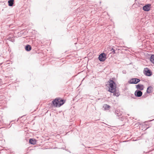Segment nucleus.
Returning <instances> with one entry per match:
<instances>
[{"label": "nucleus", "instance_id": "nucleus-2", "mask_svg": "<svg viewBox=\"0 0 154 154\" xmlns=\"http://www.w3.org/2000/svg\"><path fill=\"white\" fill-rule=\"evenodd\" d=\"M66 100L62 99L60 97H57L53 100L52 103L54 107H59L65 102Z\"/></svg>", "mask_w": 154, "mask_h": 154}, {"label": "nucleus", "instance_id": "nucleus-15", "mask_svg": "<svg viewBox=\"0 0 154 154\" xmlns=\"http://www.w3.org/2000/svg\"><path fill=\"white\" fill-rule=\"evenodd\" d=\"M150 60L152 63L154 64V55H151L150 58Z\"/></svg>", "mask_w": 154, "mask_h": 154}, {"label": "nucleus", "instance_id": "nucleus-17", "mask_svg": "<svg viewBox=\"0 0 154 154\" xmlns=\"http://www.w3.org/2000/svg\"><path fill=\"white\" fill-rule=\"evenodd\" d=\"M122 72H123V73L125 74V73H126V71H125V70H123V71H122Z\"/></svg>", "mask_w": 154, "mask_h": 154}, {"label": "nucleus", "instance_id": "nucleus-16", "mask_svg": "<svg viewBox=\"0 0 154 154\" xmlns=\"http://www.w3.org/2000/svg\"><path fill=\"white\" fill-rule=\"evenodd\" d=\"M111 51H112L111 53L112 54H115V51L113 48L111 49Z\"/></svg>", "mask_w": 154, "mask_h": 154}, {"label": "nucleus", "instance_id": "nucleus-9", "mask_svg": "<svg viewBox=\"0 0 154 154\" xmlns=\"http://www.w3.org/2000/svg\"><path fill=\"white\" fill-rule=\"evenodd\" d=\"M25 48V50L27 51H30L32 49V47L29 45H26Z\"/></svg>", "mask_w": 154, "mask_h": 154}, {"label": "nucleus", "instance_id": "nucleus-13", "mask_svg": "<svg viewBox=\"0 0 154 154\" xmlns=\"http://www.w3.org/2000/svg\"><path fill=\"white\" fill-rule=\"evenodd\" d=\"M103 108H104V110H105L109 109L110 106L107 104H105L103 105Z\"/></svg>", "mask_w": 154, "mask_h": 154}, {"label": "nucleus", "instance_id": "nucleus-4", "mask_svg": "<svg viewBox=\"0 0 154 154\" xmlns=\"http://www.w3.org/2000/svg\"><path fill=\"white\" fill-rule=\"evenodd\" d=\"M106 55L104 53H101L99 56L98 57L99 60L101 62H103L106 59Z\"/></svg>", "mask_w": 154, "mask_h": 154}, {"label": "nucleus", "instance_id": "nucleus-10", "mask_svg": "<svg viewBox=\"0 0 154 154\" xmlns=\"http://www.w3.org/2000/svg\"><path fill=\"white\" fill-rule=\"evenodd\" d=\"M115 114L118 116H122V112H120L119 110H117L115 111Z\"/></svg>", "mask_w": 154, "mask_h": 154}, {"label": "nucleus", "instance_id": "nucleus-18", "mask_svg": "<svg viewBox=\"0 0 154 154\" xmlns=\"http://www.w3.org/2000/svg\"><path fill=\"white\" fill-rule=\"evenodd\" d=\"M133 97L134 99H136V97Z\"/></svg>", "mask_w": 154, "mask_h": 154}, {"label": "nucleus", "instance_id": "nucleus-14", "mask_svg": "<svg viewBox=\"0 0 154 154\" xmlns=\"http://www.w3.org/2000/svg\"><path fill=\"white\" fill-rule=\"evenodd\" d=\"M29 142L32 144L34 145L36 143V141L35 139H30L29 140Z\"/></svg>", "mask_w": 154, "mask_h": 154}, {"label": "nucleus", "instance_id": "nucleus-20", "mask_svg": "<svg viewBox=\"0 0 154 154\" xmlns=\"http://www.w3.org/2000/svg\"><path fill=\"white\" fill-rule=\"evenodd\" d=\"M3 127H2L1 128H3Z\"/></svg>", "mask_w": 154, "mask_h": 154}, {"label": "nucleus", "instance_id": "nucleus-11", "mask_svg": "<svg viewBox=\"0 0 154 154\" xmlns=\"http://www.w3.org/2000/svg\"><path fill=\"white\" fill-rule=\"evenodd\" d=\"M153 89V88L151 86H149L148 87L146 90V93L148 94H149L152 91Z\"/></svg>", "mask_w": 154, "mask_h": 154}, {"label": "nucleus", "instance_id": "nucleus-6", "mask_svg": "<svg viewBox=\"0 0 154 154\" xmlns=\"http://www.w3.org/2000/svg\"><path fill=\"white\" fill-rule=\"evenodd\" d=\"M151 5V4H150L146 5L143 7V10L145 11H149L150 9Z\"/></svg>", "mask_w": 154, "mask_h": 154}, {"label": "nucleus", "instance_id": "nucleus-7", "mask_svg": "<svg viewBox=\"0 0 154 154\" xmlns=\"http://www.w3.org/2000/svg\"><path fill=\"white\" fill-rule=\"evenodd\" d=\"M142 92L138 90H136L134 93L135 96H142Z\"/></svg>", "mask_w": 154, "mask_h": 154}, {"label": "nucleus", "instance_id": "nucleus-3", "mask_svg": "<svg viewBox=\"0 0 154 154\" xmlns=\"http://www.w3.org/2000/svg\"><path fill=\"white\" fill-rule=\"evenodd\" d=\"M143 73L146 76H150L152 75V72L150 69L148 68H146L144 69Z\"/></svg>", "mask_w": 154, "mask_h": 154}, {"label": "nucleus", "instance_id": "nucleus-19", "mask_svg": "<svg viewBox=\"0 0 154 154\" xmlns=\"http://www.w3.org/2000/svg\"><path fill=\"white\" fill-rule=\"evenodd\" d=\"M124 118V117H122L121 120H122V119H123Z\"/></svg>", "mask_w": 154, "mask_h": 154}, {"label": "nucleus", "instance_id": "nucleus-12", "mask_svg": "<svg viewBox=\"0 0 154 154\" xmlns=\"http://www.w3.org/2000/svg\"><path fill=\"white\" fill-rule=\"evenodd\" d=\"M14 2V0H9L8 1V6H12Z\"/></svg>", "mask_w": 154, "mask_h": 154}, {"label": "nucleus", "instance_id": "nucleus-8", "mask_svg": "<svg viewBox=\"0 0 154 154\" xmlns=\"http://www.w3.org/2000/svg\"><path fill=\"white\" fill-rule=\"evenodd\" d=\"M136 88L137 90L141 91L143 89L144 87L143 85L139 84L136 85Z\"/></svg>", "mask_w": 154, "mask_h": 154}, {"label": "nucleus", "instance_id": "nucleus-5", "mask_svg": "<svg viewBox=\"0 0 154 154\" xmlns=\"http://www.w3.org/2000/svg\"><path fill=\"white\" fill-rule=\"evenodd\" d=\"M140 80L138 78H132L128 82L129 84H136L139 82Z\"/></svg>", "mask_w": 154, "mask_h": 154}, {"label": "nucleus", "instance_id": "nucleus-1", "mask_svg": "<svg viewBox=\"0 0 154 154\" xmlns=\"http://www.w3.org/2000/svg\"><path fill=\"white\" fill-rule=\"evenodd\" d=\"M109 82V86L108 91L112 93L114 96H119L120 94L119 91L116 89V84L115 82L112 80L110 79Z\"/></svg>", "mask_w": 154, "mask_h": 154}]
</instances>
